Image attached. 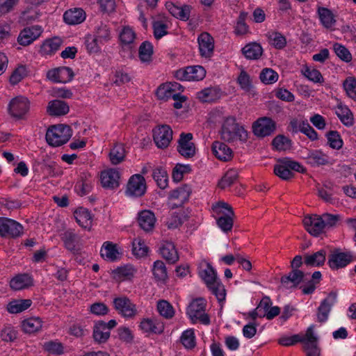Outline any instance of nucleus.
Here are the masks:
<instances>
[{"instance_id": "obj_1", "label": "nucleus", "mask_w": 356, "mask_h": 356, "mask_svg": "<svg viewBox=\"0 0 356 356\" xmlns=\"http://www.w3.org/2000/svg\"><path fill=\"white\" fill-rule=\"evenodd\" d=\"M321 273L320 271H315L312 278H307V274L305 273L300 270H291V271L286 275L281 277V283L286 286L297 287L301 282H305L306 284L301 286L302 291L305 295L312 294L316 289V285L318 284L321 280Z\"/></svg>"}, {"instance_id": "obj_2", "label": "nucleus", "mask_w": 356, "mask_h": 356, "mask_svg": "<svg viewBox=\"0 0 356 356\" xmlns=\"http://www.w3.org/2000/svg\"><path fill=\"white\" fill-rule=\"evenodd\" d=\"M221 138L226 142L232 143L236 140L245 142L248 139V132L245 128L236 123V118L229 116L224 120L220 130Z\"/></svg>"}, {"instance_id": "obj_3", "label": "nucleus", "mask_w": 356, "mask_h": 356, "mask_svg": "<svg viewBox=\"0 0 356 356\" xmlns=\"http://www.w3.org/2000/svg\"><path fill=\"white\" fill-rule=\"evenodd\" d=\"M72 131L69 125L59 124L50 127L46 133V140L52 147L65 144L72 137Z\"/></svg>"}, {"instance_id": "obj_4", "label": "nucleus", "mask_w": 356, "mask_h": 356, "mask_svg": "<svg viewBox=\"0 0 356 356\" xmlns=\"http://www.w3.org/2000/svg\"><path fill=\"white\" fill-rule=\"evenodd\" d=\"M212 209L217 214L222 215L217 219V225L224 232H228L233 227L234 212L232 207L224 202H218L212 206Z\"/></svg>"}, {"instance_id": "obj_5", "label": "nucleus", "mask_w": 356, "mask_h": 356, "mask_svg": "<svg viewBox=\"0 0 356 356\" xmlns=\"http://www.w3.org/2000/svg\"><path fill=\"white\" fill-rule=\"evenodd\" d=\"M206 301L202 298L194 299L188 306L186 314L193 323L197 321L204 325L210 323V318L208 314L205 313Z\"/></svg>"}, {"instance_id": "obj_6", "label": "nucleus", "mask_w": 356, "mask_h": 356, "mask_svg": "<svg viewBox=\"0 0 356 356\" xmlns=\"http://www.w3.org/2000/svg\"><path fill=\"white\" fill-rule=\"evenodd\" d=\"M113 306L118 313L126 318H133L137 314L136 306L127 296L117 297L113 300Z\"/></svg>"}, {"instance_id": "obj_7", "label": "nucleus", "mask_w": 356, "mask_h": 356, "mask_svg": "<svg viewBox=\"0 0 356 356\" xmlns=\"http://www.w3.org/2000/svg\"><path fill=\"white\" fill-rule=\"evenodd\" d=\"M23 233V227L18 222L10 218H0V236L17 238Z\"/></svg>"}, {"instance_id": "obj_8", "label": "nucleus", "mask_w": 356, "mask_h": 356, "mask_svg": "<svg viewBox=\"0 0 356 356\" xmlns=\"http://www.w3.org/2000/svg\"><path fill=\"white\" fill-rule=\"evenodd\" d=\"M276 130V122L270 118H259L253 123L252 131L255 136L264 138L273 134Z\"/></svg>"}, {"instance_id": "obj_9", "label": "nucleus", "mask_w": 356, "mask_h": 356, "mask_svg": "<svg viewBox=\"0 0 356 356\" xmlns=\"http://www.w3.org/2000/svg\"><path fill=\"white\" fill-rule=\"evenodd\" d=\"M153 139L160 149L168 147L172 139V130L170 126L164 124L153 129Z\"/></svg>"}, {"instance_id": "obj_10", "label": "nucleus", "mask_w": 356, "mask_h": 356, "mask_svg": "<svg viewBox=\"0 0 356 356\" xmlns=\"http://www.w3.org/2000/svg\"><path fill=\"white\" fill-rule=\"evenodd\" d=\"M146 191V184L144 177L140 175H134L129 179L126 190V194L131 197H141Z\"/></svg>"}, {"instance_id": "obj_11", "label": "nucleus", "mask_w": 356, "mask_h": 356, "mask_svg": "<svg viewBox=\"0 0 356 356\" xmlns=\"http://www.w3.org/2000/svg\"><path fill=\"white\" fill-rule=\"evenodd\" d=\"M192 139L193 134L191 133L180 134L177 149L186 159H191L195 155V144L191 142Z\"/></svg>"}, {"instance_id": "obj_12", "label": "nucleus", "mask_w": 356, "mask_h": 356, "mask_svg": "<svg viewBox=\"0 0 356 356\" xmlns=\"http://www.w3.org/2000/svg\"><path fill=\"white\" fill-rule=\"evenodd\" d=\"M303 224L306 230L314 236H318L326 231L321 216H305Z\"/></svg>"}, {"instance_id": "obj_13", "label": "nucleus", "mask_w": 356, "mask_h": 356, "mask_svg": "<svg viewBox=\"0 0 356 356\" xmlns=\"http://www.w3.org/2000/svg\"><path fill=\"white\" fill-rule=\"evenodd\" d=\"M8 109L13 117L20 118L29 111V102L22 96L15 97L10 102Z\"/></svg>"}, {"instance_id": "obj_14", "label": "nucleus", "mask_w": 356, "mask_h": 356, "mask_svg": "<svg viewBox=\"0 0 356 356\" xmlns=\"http://www.w3.org/2000/svg\"><path fill=\"white\" fill-rule=\"evenodd\" d=\"M352 260L353 256L350 253L335 250L329 256L327 264L332 270H338L346 266Z\"/></svg>"}, {"instance_id": "obj_15", "label": "nucleus", "mask_w": 356, "mask_h": 356, "mask_svg": "<svg viewBox=\"0 0 356 356\" xmlns=\"http://www.w3.org/2000/svg\"><path fill=\"white\" fill-rule=\"evenodd\" d=\"M42 32V29L38 25L26 27L19 33L17 42L21 45L27 46L38 38Z\"/></svg>"}, {"instance_id": "obj_16", "label": "nucleus", "mask_w": 356, "mask_h": 356, "mask_svg": "<svg viewBox=\"0 0 356 356\" xmlns=\"http://www.w3.org/2000/svg\"><path fill=\"white\" fill-rule=\"evenodd\" d=\"M61 240L65 248L72 253H78L80 250V236L72 229H67L61 234Z\"/></svg>"}, {"instance_id": "obj_17", "label": "nucleus", "mask_w": 356, "mask_h": 356, "mask_svg": "<svg viewBox=\"0 0 356 356\" xmlns=\"http://www.w3.org/2000/svg\"><path fill=\"white\" fill-rule=\"evenodd\" d=\"M197 42L200 55L205 58L211 57L214 49V41L212 36L207 32H203L198 36Z\"/></svg>"}, {"instance_id": "obj_18", "label": "nucleus", "mask_w": 356, "mask_h": 356, "mask_svg": "<svg viewBox=\"0 0 356 356\" xmlns=\"http://www.w3.org/2000/svg\"><path fill=\"white\" fill-rule=\"evenodd\" d=\"M336 299L337 294L331 292L327 298L323 300L318 308L317 319L318 322L324 323L327 320L331 308L336 302Z\"/></svg>"}, {"instance_id": "obj_19", "label": "nucleus", "mask_w": 356, "mask_h": 356, "mask_svg": "<svg viewBox=\"0 0 356 356\" xmlns=\"http://www.w3.org/2000/svg\"><path fill=\"white\" fill-rule=\"evenodd\" d=\"M165 8L173 17L179 19L187 21L190 18L192 7L189 5H177L171 1H168L165 3Z\"/></svg>"}, {"instance_id": "obj_20", "label": "nucleus", "mask_w": 356, "mask_h": 356, "mask_svg": "<svg viewBox=\"0 0 356 356\" xmlns=\"http://www.w3.org/2000/svg\"><path fill=\"white\" fill-rule=\"evenodd\" d=\"M191 193V188L187 184L173 190L170 193L169 198L170 200H176L177 202L172 204V209L181 207L186 202L188 201Z\"/></svg>"}, {"instance_id": "obj_21", "label": "nucleus", "mask_w": 356, "mask_h": 356, "mask_svg": "<svg viewBox=\"0 0 356 356\" xmlns=\"http://www.w3.org/2000/svg\"><path fill=\"white\" fill-rule=\"evenodd\" d=\"M305 159L312 167L325 165L329 163V156L318 149L307 150Z\"/></svg>"}, {"instance_id": "obj_22", "label": "nucleus", "mask_w": 356, "mask_h": 356, "mask_svg": "<svg viewBox=\"0 0 356 356\" xmlns=\"http://www.w3.org/2000/svg\"><path fill=\"white\" fill-rule=\"evenodd\" d=\"M120 173L115 169H109L101 174V183L103 187L115 188L119 186Z\"/></svg>"}, {"instance_id": "obj_23", "label": "nucleus", "mask_w": 356, "mask_h": 356, "mask_svg": "<svg viewBox=\"0 0 356 356\" xmlns=\"http://www.w3.org/2000/svg\"><path fill=\"white\" fill-rule=\"evenodd\" d=\"M159 251L163 257L169 264H175L179 260V255L175 246L172 242L163 241Z\"/></svg>"}, {"instance_id": "obj_24", "label": "nucleus", "mask_w": 356, "mask_h": 356, "mask_svg": "<svg viewBox=\"0 0 356 356\" xmlns=\"http://www.w3.org/2000/svg\"><path fill=\"white\" fill-rule=\"evenodd\" d=\"M213 155L220 161H227L232 158V150L226 144L215 141L211 146Z\"/></svg>"}, {"instance_id": "obj_25", "label": "nucleus", "mask_w": 356, "mask_h": 356, "mask_svg": "<svg viewBox=\"0 0 356 356\" xmlns=\"http://www.w3.org/2000/svg\"><path fill=\"white\" fill-rule=\"evenodd\" d=\"M138 222L140 227L145 232H150L154 227L156 218L150 210H143L138 213Z\"/></svg>"}, {"instance_id": "obj_26", "label": "nucleus", "mask_w": 356, "mask_h": 356, "mask_svg": "<svg viewBox=\"0 0 356 356\" xmlns=\"http://www.w3.org/2000/svg\"><path fill=\"white\" fill-rule=\"evenodd\" d=\"M63 19L70 25L79 24L86 19V13L82 8L70 9L64 13Z\"/></svg>"}, {"instance_id": "obj_27", "label": "nucleus", "mask_w": 356, "mask_h": 356, "mask_svg": "<svg viewBox=\"0 0 356 356\" xmlns=\"http://www.w3.org/2000/svg\"><path fill=\"white\" fill-rule=\"evenodd\" d=\"M70 111L68 104L61 100L54 99L48 104L47 111L51 116H60L67 114Z\"/></svg>"}, {"instance_id": "obj_28", "label": "nucleus", "mask_w": 356, "mask_h": 356, "mask_svg": "<svg viewBox=\"0 0 356 356\" xmlns=\"http://www.w3.org/2000/svg\"><path fill=\"white\" fill-rule=\"evenodd\" d=\"M326 260V251L321 249L313 254H306L304 256V264L307 266L319 267L324 264Z\"/></svg>"}, {"instance_id": "obj_29", "label": "nucleus", "mask_w": 356, "mask_h": 356, "mask_svg": "<svg viewBox=\"0 0 356 356\" xmlns=\"http://www.w3.org/2000/svg\"><path fill=\"white\" fill-rule=\"evenodd\" d=\"M221 91L218 88H207L197 93V98L202 102H213L219 99Z\"/></svg>"}, {"instance_id": "obj_30", "label": "nucleus", "mask_w": 356, "mask_h": 356, "mask_svg": "<svg viewBox=\"0 0 356 356\" xmlns=\"http://www.w3.org/2000/svg\"><path fill=\"white\" fill-rule=\"evenodd\" d=\"M100 254L102 258L110 261H116L119 258L120 254L117 245L110 241L104 243Z\"/></svg>"}, {"instance_id": "obj_31", "label": "nucleus", "mask_w": 356, "mask_h": 356, "mask_svg": "<svg viewBox=\"0 0 356 356\" xmlns=\"http://www.w3.org/2000/svg\"><path fill=\"white\" fill-rule=\"evenodd\" d=\"M317 13L321 24L326 29H331L336 23L333 13L328 8L319 6Z\"/></svg>"}, {"instance_id": "obj_32", "label": "nucleus", "mask_w": 356, "mask_h": 356, "mask_svg": "<svg viewBox=\"0 0 356 356\" xmlns=\"http://www.w3.org/2000/svg\"><path fill=\"white\" fill-rule=\"evenodd\" d=\"M242 53L247 59L257 60L262 55L263 49L259 43L251 42L242 49Z\"/></svg>"}, {"instance_id": "obj_33", "label": "nucleus", "mask_w": 356, "mask_h": 356, "mask_svg": "<svg viewBox=\"0 0 356 356\" xmlns=\"http://www.w3.org/2000/svg\"><path fill=\"white\" fill-rule=\"evenodd\" d=\"M110 337V331L106 330L105 322L98 321L93 330V338L95 341L99 343H105Z\"/></svg>"}, {"instance_id": "obj_34", "label": "nucleus", "mask_w": 356, "mask_h": 356, "mask_svg": "<svg viewBox=\"0 0 356 356\" xmlns=\"http://www.w3.org/2000/svg\"><path fill=\"white\" fill-rule=\"evenodd\" d=\"M62 40L59 38L47 40L41 45L40 52L42 55L52 54L60 48Z\"/></svg>"}, {"instance_id": "obj_35", "label": "nucleus", "mask_w": 356, "mask_h": 356, "mask_svg": "<svg viewBox=\"0 0 356 356\" xmlns=\"http://www.w3.org/2000/svg\"><path fill=\"white\" fill-rule=\"evenodd\" d=\"M32 304L30 299H19L10 301L7 305V309L9 313L17 314L27 309Z\"/></svg>"}, {"instance_id": "obj_36", "label": "nucleus", "mask_w": 356, "mask_h": 356, "mask_svg": "<svg viewBox=\"0 0 356 356\" xmlns=\"http://www.w3.org/2000/svg\"><path fill=\"white\" fill-rule=\"evenodd\" d=\"M278 163L274 166L275 175L284 180H289L294 176V173L289 170L285 158L279 159Z\"/></svg>"}, {"instance_id": "obj_37", "label": "nucleus", "mask_w": 356, "mask_h": 356, "mask_svg": "<svg viewBox=\"0 0 356 356\" xmlns=\"http://www.w3.org/2000/svg\"><path fill=\"white\" fill-rule=\"evenodd\" d=\"M32 284V280L27 274H21L13 277L10 282V287L17 291L29 287Z\"/></svg>"}, {"instance_id": "obj_38", "label": "nucleus", "mask_w": 356, "mask_h": 356, "mask_svg": "<svg viewBox=\"0 0 356 356\" xmlns=\"http://www.w3.org/2000/svg\"><path fill=\"white\" fill-rule=\"evenodd\" d=\"M74 217L81 227L84 228L90 227L92 216L88 209L83 207L79 208L74 212Z\"/></svg>"}, {"instance_id": "obj_39", "label": "nucleus", "mask_w": 356, "mask_h": 356, "mask_svg": "<svg viewBox=\"0 0 356 356\" xmlns=\"http://www.w3.org/2000/svg\"><path fill=\"white\" fill-rule=\"evenodd\" d=\"M199 275L204 280L207 286L213 284L214 282L219 280L217 278L216 270L209 263L207 264L204 269L200 270Z\"/></svg>"}, {"instance_id": "obj_40", "label": "nucleus", "mask_w": 356, "mask_h": 356, "mask_svg": "<svg viewBox=\"0 0 356 356\" xmlns=\"http://www.w3.org/2000/svg\"><path fill=\"white\" fill-rule=\"evenodd\" d=\"M22 327L24 332L31 334L39 331L42 327V321L40 318H29L22 323Z\"/></svg>"}, {"instance_id": "obj_41", "label": "nucleus", "mask_w": 356, "mask_h": 356, "mask_svg": "<svg viewBox=\"0 0 356 356\" xmlns=\"http://www.w3.org/2000/svg\"><path fill=\"white\" fill-rule=\"evenodd\" d=\"M94 35L99 40V43L104 44L111 39V31L107 24L100 22L95 29Z\"/></svg>"}, {"instance_id": "obj_42", "label": "nucleus", "mask_w": 356, "mask_h": 356, "mask_svg": "<svg viewBox=\"0 0 356 356\" xmlns=\"http://www.w3.org/2000/svg\"><path fill=\"white\" fill-rule=\"evenodd\" d=\"M237 82L241 88L246 92H249L252 95H255L254 86L252 84L249 74L244 70H242L237 79Z\"/></svg>"}, {"instance_id": "obj_43", "label": "nucleus", "mask_w": 356, "mask_h": 356, "mask_svg": "<svg viewBox=\"0 0 356 356\" xmlns=\"http://www.w3.org/2000/svg\"><path fill=\"white\" fill-rule=\"evenodd\" d=\"M153 45L149 41H144L139 47L138 54L143 63L150 62L153 54Z\"/></svg>"}, {"instance_id": "obj_44", "label": "nucleus", "mask_w": 356, "mask_h": 356, "mask_svg": "<svg viewBox=\"0 0 356 356\" xmlns=\"http://www.w3.org/2000/svg\"><path fill=\"white\" fill-rule=\"evenodd\" d=\"M125 156V149L122 144H116L109 153V157L113 165L121 163Z\"/></svg>"}, {"instance_id": "obj_45", "label": "nucleus", "mask_w": 356, "mask_h": 356, "mask_svg": "<svg viewBox=\"0 0 356 356\" xmlns=\"http://www.w3.org/2000/svg\"><path fill=\"white\" fill-rule=\"evenodd\" d=\"M272 145L278 151H286L291 147V140L284 135H277L272 140Z\"/></svg>"}, {"instance_id": "obj_46", "label": "nucleus", "mask_w": 356, "mask_h": 356, "mask_svg": "<svg viewBox=\"0 0 356 356\" xmlns=\"http://www.w3.org/2000/svg\"><path fill=\"white\" fill-rule=\"evenodd\" d=\"M152 177L160 188L164 189L167 187L168 177L165 170L162 168H156L153 171Z\"/></svg>"}, {"instance_id": "obj_47", "label": "nucleus", "mask_w": 356, "mask_h": 356, "mask_svg": "<svg viewBox=\"0 0 356 356\" xmlns=\"http://www.w3.org/2000/svg\"><path fill=\"white\" fill-rule=\"evenodd\" d=\"M270 43L275 48L282 49L286 44V38L279 32H269L267 34Z\"/></svg>"}, {"instance_id": "obj_48", "label": "nucleus", "mask_w": 356, "mask_h": 356, "mask_svg": "<svg viewBox=\"0 0 356 356\" xmlns=\"http://www.w3.org/2000/svg\"><path fill=\"white\" fill-rule=\"evenodd\" d=\"M152 270L154 278L157 281L164 282L168 278L167 269L162 261H156L154 263Z\"/></svg>"}, {"instance_id": "obj_49", "label": "nucleus", "mask_w": 356, "mask_h": 356, "mask_svg": "<svg viewBox=\"0 0 356 356\" xmlns=\"http://www.w3.org/2000/svg\"><path fill=\"white\" fill-rule=\"evenodd\" d=\"M188 81L202 80L206 75V70L200 65L188 66Z\"/></svg>"}, {"instance_id": "obj_50", "label": "nucleus", "mask_w": 356, "mask_h": 356, "mask_svg": "<svg viewBox=\"0 0 356 356\" xmlns=\"http://www.w3.org/2000/svg\"><path fill=\"white\" fill-rule=\"evenodd\" d=\"M238 176V172L236 170H229L218 182V186L224 189L232 186L237 180Z\"/></svg>"}, {"instance_id": "obj_51", "label": "nucleus", "mask_w": 356, "mask_h": 356, "mask_svg": "<svg viewBox=\"0 0 356 356\" xmlns=\"http://www.w3.org/2000/svg\"><path fill=\"white\" fill-rule=\"evenodd\" d=\"M341 122L347 127L352 126L354 123L353 113L348 107H338L336 112Z\"/></svg>"}, {"instance_id": "obj_52", "label": "nucleus", "mask_w": 356, "mask_h": 356, "mask_svg": "<svg viewBox=\"0 0 356 356\" xmlns=\"http://www.w3.org/2000/svg\"><path fill=\"white\" fill-rule=\"evenodd\" d=\"M327 143L332 149H339L343 146V140L337 131H330L326 134Z\"/></svg>"}, {"instance_id": "obj_53", "label": "nucleus", "mask_w": 356, "mask_h": 356, "mask_svg": "<svg viewBox=\"0 0 356 356\" xmlns=\"http://www.w3.org/2000/svg\"><path fill=\"white\" fill-rule=\"evenodd\" d=\"M278 74L270 68H264L260 73L259 79L265 84H272L278 79Z\"/></svg>"}, {"instance_id": "obj_54", "label": "nucleus", "mask_w": 356, "mask_h": 356, "mask_svg": "<svg viewBox=\"0 0 356 356\" xmlns=\"http://www.w3.org/2000/svg\"><path fill=\"white\" fill-rule=\"evenodd\" d=\"M132 252L135 256L142 257L147 255L148 248L142 239L135 238L132 242Z\"/></svg>"}, {"instance_id": "obj_55", "label": "nucleus", "mask_w": 356, "mask_h": 356, "mask_svg": "<svg viewBox=\"0 0 356 356\" xmlns=\"http://www.w3.org/2000/svg\"><path fill=\"white\" fill-rule=\"evenodd\" d=\"M157 309L159 314L165 318H172L175 314L172 306L164 300L158 302Z\"/></svg>"}, {"instance_id": "obj_56", "label": "nucleus", "mask_w": 356, "mask_h": 356, "mask_svg": "<svg viewBox=\"0 0 356 356\" xmlns=\"http://www.w3.org/2000/svg\"><path fill=\"white\" fill-rule=\"evenodd\" d=\"M207 287L211 291L212 293L216 296L219 302L225 300L226 291L224 285L220 280L214 282L213 284H211Z\"/></svg>"}, {"instance_id": "obj_57", "label": "nucleus", "mask_w": 356, "mask_h": 356, "mask_svg": "<svg viewBox=\"0 0 356 356\" xmlns=\"http://www.w3.org/2000/svg\"><path fill=\"white\" fill-rule=\"evenodd\" d=\"M27 75V70L25 65H19L14 70L10 76V83L12 85H16L20 82Z\"/></svg>"}, {"instance_id": "obj_58", "label": "nucleus", "mask_w": 356, "mask_h": 356, "mask_svg": "<svg viewBox=\"0 0 356 356\" xmlns=\"http://www.w3.org/2000/svg\"><path fill=\"white\" fill-rule=\"evenodd\" d=\"M85 44L89 53H97L101 50L102 44L94 35H88L86 37Z\"/></svg>"}, {"instance_id": "obj_59", "label": "nucleus", "mask_w": 356, "mask_h": 356, "mask_svg": "<svg viewBox=\"0 0 356 356\" xmlns=\"http://www.w3.org/2000/svg\"><path fill=\"white\" fill-rule=\"evenodd\" d=\"M181 341L186 348L191 349L195 346V334L193 330L184 331L181 337Z\"/></svg>"}, {"instance_id": "obj_60", "label": "nucleus", "mask_w": 356, "mask_h": 356, "mask_svg": "<svg viewBox=\"0 0 356 356\" xmlns=\"http://www.w3.org/2000/svg\"><path fill=\"white\" fill-rule=\"evenodd\" d=\"M344 90L346 91L348 95L353 98L356 99V79L349 76L346 79L343 83Z\"/></svg>"}, {"instance_id": "obj_61", "label": "nucleus", "mask_w": 356, "mask_h": 356, "mask_svg": "<svg viewBox=\"0 0 356 356\" xmlns=\"http://www.w3.org/2000/svg\"><path fill=\"white\" fill-rule=\"evenodd\" d=\"M334 51L337 56L345 62H349L352 59L350 51L344 46L335 43L333 46Z\"/></svg>"}, {"instance_id": "obj_62", "label": "nucleus", "mask_w": 356, "mask_h": 356, "mask_svg": "<svg viewBox=\"0 0 356 356\" xmlns=\"http://www.w3.org/2000/svg\"><path fill=\"white\" fill-rule=\"evenodd\" d=\"M322 219L325 225V229H330L335 227L337 222L340 220L341 216L338 214L334 215L328 213H325L322 216Z\"/></svg>"}, {"instance_id": "obj_63", "label": "nucleus", "mask_w": 356, "mask_h": 356, "mask_svg": "<svg viewBox=\"0 0 356 356\" xmlns=\"http://www.w3.org/2000/svg\"><path fill=\"white\" fill-rule=\"evenodd\" d=\"M191 166L189 165L177 164L172 170V179L175 181H180L184 173L191 171Z\"/></svg>"}, {"instance_id": "obj_64", "label": "nucleus", "mask_w": 356, "mask_h": 356, "mask_svg": "<svg viewBox=\"0 0 356 356\" xmlns=\"http://www.w3.org/2000/svg\"><path fill=\"white\" fill-rule=\"evenodd\" d=\"M152 28L154 35L157 40L168 34V25L161 21H154L152 24Z\"/></svg>"}]
</instances>
